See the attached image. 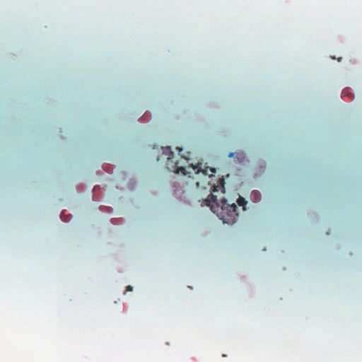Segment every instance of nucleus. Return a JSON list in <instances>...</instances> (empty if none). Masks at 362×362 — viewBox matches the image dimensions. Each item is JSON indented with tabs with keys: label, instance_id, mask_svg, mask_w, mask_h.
Instances as JSON below:
<instances>
[{
	"label": "nucleus",
	"instance_id": "39448f33",
	"mask_svg": "<svg viewBox=\"0 0 362 362\" xmlns=\"http://www.w3.org/2000/svg\"><path fill=\"white\" fill-rule=\"evenodd\" d=\"M237 203L240 206L243 207V211L245 210V206H246L247 202L245 201V199L243 197H239L237 199Z\"/></svg>",
	"mask_w": 362,
	"mask_h": 362
},
{
	"label": "nucleus",
	"instance_id": "7ed1b4c3",
	"mask_svg": "<svg viewBox=\"0 0 362 362\" xmlns=\"http://www.w3.org/2000/svg\"><path fill=\"white\" fill-rule=\"evenodd\" d=\"M206 205L211 207V209L215 213L216 211L214 209V206L213 204H211V202H214L216 207H219V204L218 202V199L216 196L214 195L213 194H210L209 197L205 199Z\"/></svg>",
	"mask_w": 362,
	"mask_h": 362
},
{
	"label": "nucleus",
	"instance_id": "0eeeda50",
	"mask_svg": "<svg viewBox=\"0 0 362 362\" xmlns=\"http://www.w3.org/2000/svg\"><path fill=\"white\" fill-rule=\"evenodd\" d=\"M132 289H133L132 286H128L127 287V290H126V291H132Z\"/></svg>",
	"mask_w": 362,
	"mask_h": 362
},
{
	"label": "nucleus",
	"instance_id": "20e7f679",
	"mask_svg": "<svg viewBox=\"0 0 362 362\" xmlns=\"http://www.w3.org/2000/svg\"><path fill=\"white\" fill-rule=\"evenodd\" d=\"M224 179L221 178L219 180V184L218 185H214L213 187V191L214 192H218L220 190L223 191L224 192Z\"/></svg>",
	"mask_w": 362,
	"mask_h": 362
},
{
	"label": "nucleus",
	"instance_id": "6e6552de",
	"mask_svg": "<svg viewBox=\"0 0 362 362\" xmlns=\"http://www.w3.org/2000/svg\"><path fill=\"white\" fill-rule=\"evenodd\" d=\"M233 155H234L233 153H230L229 155H228V157L231 158V157L233 156Z\"/></svg>",
	"mask_w": 362,
	"mask_h": 362
},
{
	"label": "nucleus",
	"instance_id": "423d86ee",
	"mask_svg": "<svg viewBox=\"0 0 362 362\" xmlns=\"http://www.w3.org/2000/svg\"><path fill=\"white\" fill-rule=\"evenodd\" d=\"M177 150L178 151V155L181 156V158H184L185 160H186L188 162V160H189V157L182 155V148L177 147Z\"/></svg>",
	"mask_w": 362,
	"mask_h": 362
},
{
	"label": "nucleus",
	"instance_id": "f03ea898",
	"mask_svg": "<svg viewBox=\"0 0 362 362\" xmlns=\"http://www.w3.org/2000/svg\"><path fill=\"white\" fill-rule=\"evenodd\" d=\"M238 206L234 202L230 203L227 199L221 200V206L217 216L223 221V223L233 224L236 222L238 213Z\"/></svg>",
	"mask_w": 362,
	"mask_h": 362
},
{
	"label": "nucleus",
	"instance_id": "f257e3e1",
	"mask_svg": "<svg viewBox=\"0 0 362 362\" xmlns=\"http://www.w3.org/2000/svg\"><path fill=\"white\" fill-rule=\"evenodd\" d=\"M163 153L168 156V165H170L171 163L175 164V165L173 166V170L174 172L177 174L182 173L185 175H189V177H192L193 179L196 180V185L197 186L199 185V182L198 180L199 176L211 177L213 175V173H216V170L214 168L205 166L203 168V164L202 163H199L197 165L189 164L187 166H180V161L174 160V153L172 151L170 146L163 147Z\"/></svg>",
	"mask_w": 362,
	"mask_h": 362
}]
</instances>
